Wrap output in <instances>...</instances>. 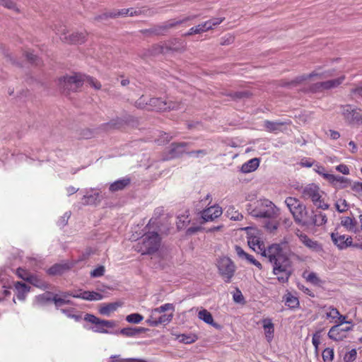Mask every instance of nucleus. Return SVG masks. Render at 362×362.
I'll use <instances>...</instances> for the list:
<instances>
[{"label": "nucleus", "mask_w": 362, "mask_h": 362, "mask_svg": "<svg viewBox=\"0 0 362 362\" xmlns=\"http://www.w3.org/2000/svg\"><path fill=\"white\" fill-rule=\"evenodd\" d=\"M170 50L173 51H178V48H172L170 47H164L159 44H154L153 45L148 49V54L149 56H157L160 54H164L167 52H169Z\"/></svg>", "instance_id": "nucleus-16"}, {"label": "nucleus", "mask_w": 362, "mask_h": 362, "mask_svg": "<svg viewBox=\"0 0 362 362\" xmlns=\"http://www.w3.org/2000/svg\"><path fill=\"white\" fill-rule=\"evenodd\" d=\"M173 317V313L163 314L158 318V325H167L168 324Z\"/></svg>", "instance_id": "nucleus-55"}, {"label": "nucleus", "mask_w": 362, "mask_h": 362, "mask_svg": "<svg viewBox=\"0 0 362 362\" xmlns=\"http://www.w3.org/2000/svg\"><path fill=\"white\" fill-rule=\"evenodd\" d=\"M110 18H114L112 11H105L101 14L95 16L93 18V21L107 24Z\"/></svg>", "instance_id": "nucleus-34"}, {"label": "nucleus", "mask_w": 362, "mask_h": 362, "mask_svg": "<svg viewBox=\"0 0 362 362\" xmlns=\"http://www.w3.org/2000/svg\"><path fill=\"white\" fill-rule=\"evenodd\" d=\"M14 286L16 290L17 298L20 300H24L26 294L30 291V286L21 281L16 282Z\"/></svg>", "instance_id": "nucleus-20"}, {"label": "nucleus", "mask_w": 362, "mask_h": 362, "mask_svg": "<svg viewBox=\"0 0 362 362\" xmlns=\"http://www.w3.org/2000/svg\"><path fill=\"white\" fill-rule=\"evenodd\" d=\"M71 216V212H66L57 221V224L60 228H64L67 223Z\"/></svg>", "instance_id": "nucleus-52"}, {"label": "nucleus", "mask_w": 362, "mask_h": 362, "mask_svg": "<svg viewBox=\"0 0 362 362\" xmlns=\"http://www.w3.org/2000/svg\"><path fill=\"white\" fill-rule=\"evenodd\" d=\"M28 283L35 287L42 288L43 290L47 289L50 286V285L49 284L41 280L36 275H34V274L32 275L30 280L29 281Z\"/></svg>", "instance_id": "nucleus-36"}, {"label": "nucleus", "mask_w": 362, "mask_h": 362, "mask_svg": "<svg viewBox=\"0 0 362 362\" xmlns=\"http://www.w3.org/2000/svg\"><path fill=\"white\" fill-rule=\"evenodd\" d=\"M294 221L296 223L302 226H322L327 223V216L322 212L318 214H313L310 217L309 221H303V217L308 216L306 206L302 203L299 204L292 211Z\"/></svg>", "instance_id": "nucleus-2"}, {"label": "nucleus", "mask_w": 362, "mask_h": 362, "mask_svg": "<svg viewBox=\"0 0 362 362\" xmlns=\"http://www.w3.org/2000/svg\"><path fill=\"white\" fill-rule=\"evenodd\" d=\"M160 237L157 232H148L143 237L142 247L144 255H153L160 245Z\"/></svg>", "instance_id": "nucleus-5"}, {"label": "nucleus", "mask_w": 362, "mask_h": 362, "mask_svg": "<svg viewBox=\"0 0 362 362\" xmlns=\"http://www.w3.org/2000/svg\"><path fill=\"white\" fill-rule=\"evenodd\" d=\"M349 122L351 123L362 122V110L354 109Z\"/></svg>", "instance_id": "nucleus-46"}, {"label": "nucleus", "mask_w": 362, "mask_h": 362, "mask_svg": "<svg viewBox=\"0 0 362 362\" xmlns=\"http://www.w3.org/2000/svg\"><path fill=\"white\" fill-rule=\"evenodd\" d=\"M121 304L118 302L103 304L99 309L100 314L103 315L110 316V313L115 311Z\"/></svg>", "instance_id": "nucleus-31"}, {"label": "nucleus", "mask_w": 362, "mask_h": 362, "mask_svg": "<svg viewBox=\"0 0 362 362\" xmlns=\"http://www.w3.org/2000/svg\"><path fill=\"white\" fill-rule=\"evenodd\" d=\"M93 250L90 247H88L86 249V251L83 252L79 257L78 259L75 261L72 262L73 263H75V264L79 262L85 261L89 258L91 254H93Z\"/></svg>", "instance_id": "nucleus-57"}, {"label": "nucleus", "mask_w": 362, "mask_h": 362, "mask_svg": "<svg viewBox=\"0 0 362 362\" xmlns=\"http://www.w3.org/2000/svg\"><path fill=\"white\" fill-rule=\"evenodd\" d=\"M110 362H146L144 359L129 358H122L120 355H114L110 357Z\"/></svg>", "instance_id": "nucleus-39"}, {"label": "nucleus", "mask_w": 362, "mask_h": 362, "mask_svg": "<svg viewBox=\"0 0 362 362\" xmlns=\"http://www.w3.org/2000/svg\"><path fill=\"white\" fill-rule=\"evenodd\" d=\"M171 310L173 312L175 310V306L172 303H165L159 308H156L153 310L154 312L161 313L167 310Z\"/></svg>", "instance_id": "nucleus-58"}, {"label": "nucleus", "mask_w": 362, "mask_h": 362, "mask_svg": "<svg viewBox=\"0 0 362 362\" xmlns=\"http://www.w3.org/2000/svg\"><path fill=\"white\" fill-rule=\"evenodd\" d=\"M263 327L265 330V337L268 341L272 340L274 337V325L269 318H266L262 320Z\"/></svg>", "instance_id": "nucleus-25"}, {"label": "nucleus", "mask_w": 362, "mask_h": 362, "mask_svg": "<svg viewBox=\"0 0 362 362\" xmlns=\"http://www.w3.org/2000/svg\"><path fill=\"white\" fill-rule=\"evenodd\" d=\"M357 352L355 349L347 352L344 356V362H354L356 358Z\"/></svg>", "instance_id": "nucleus-56"}, {"label": "nucleus", "mask_w": 362, "mask_h": 362, "mask_svg": "<svg viewBox=\"0 0 362 362\" xmlns=\"http://www.w3.org/2000/svg\"><path fill=\"white\" fill-rule=\"evenodd\" d=\"M259 165V158H254L245 163L241 167V171L245 173L255 171Z\"/></svg>", "instance_id": "nucleus-27"}, {"label": "nucleus", "mask_w": 362, "mask_h": 362, "mask_svg": "<svg viewBox=\"0 0 362 362\" xmlns=\"http://www.w3.org/2000/svg\"><path fill=\"white\" fill-rule=\"evenodd\" d=\"M235 265L230 258L224 257L218 262L219 274L225 278V282L230 283L235 272Z\"/></svg>", "instance_id": "nucleus-7"}, {"label": "nucleus", "mask_w": 362, "mask_h": 362, "mask_svg": "<svg viewBox=\"0 0 362 362\" xmlns=\"http://www.w3.org/2000/svg\"><path fill=\"white\" fill-rule=\"evenodd\" d=\"M105 272V267L103 265L98 266L95 269H94L93 271L90 272V276L92 278H98L104 275V273Z\"/></svg>", "instance_id": "nucleus-50"}, {"label": "nucleus", "mask_w": 362, "mask_h": 362, "mask_svg": "<svg viewBox=\"0 0 362 362\" xmlns=\"http://www.w3.org/2000/svg\"><path fill=\"white\" fill-rule=\"evenodd\" d=\"M88 33H73L69 35L64 33L62 34L60 38L63 42H68L69 44H82L86 41Z\"/></svg>", "instance_id": "nucleus-12"}, {"label": "nucleus", "mask_w": 362, "mask_h": 362, "mask_svg": "<svg viewBox=\"0 0 362 362\" xmlns=\"http://www.w3.org/2000/svg\"><path fill=\"white\" fill-rule=\"evenodd\" d=\"M226 95L231 98L232 100L238 101L251 98L252 96V93L248 90H245L241 91L230 92Z\"/></svg>", "instance_id": "nucleus-26"}, {"label": "nucleus", "mask_w": 362, "mask_h": 362, "mask_svg": "<svg viewBox=\"0 0 362 362\" xmlns=\"http://www.w3.org/2000/svg\"><path fill=\"white\" fill-rule=\"evenodd\" d=\"M85 75L74 73L72 76L65 75L59 78V88L61 93L68 95L71 92H77L82 87Z\"/></svg>", "instance_id": "nucleus-3"}, {"label": "nucleus", "mask_w": 362, "mask_h": 362, "mask_svg": "<svg viewBox=\"0 0 362 362\" xmlns=\"http://www.w3.org/2000/svg\"><path fill=\"white\" fill-rule=\"evenodd\" d=\"M334 349L326 348L323 350L322 356L324 362H332L334 359Z\"/></svg>", "instance_id": "nucleus-44"}, {"label": "nucleus", "mask_w": 362, "mask_h": 362, "mask_svg": "<svg viewBox=\"0 0 362 362\" xmlns=\"http://www.w3.org/2000/svg\"><path fill=\"white\" fill-rule=\"evenodd\" d=\"M198 316L200 320L216 329H220L221 328V325L214 322L211 313L208 310L205 309L200 310L198 313Z\"/></svg>", "instance_id": "nucleus-18"}, {"label": "nucleus", "mask_w": 362, "mask_h": 362, "mask_svg": "<svg viewBox=\"0 0 362 362\" xmlns=\"http://www.w3.org/2000/svg\"><path fill=\"white\" fill-rule=\"evenodd\" d=\"M84 320L95 325L96 327L94 331L100 333H109L107 329H104V327L112 328L116 325L115 322L113 320H102L89 313L85 315Z\"/></svg>", "instance_id": "nucleus-9"}, {"label": "nucleus", "mask_w": 362, "mask_h": 362, "mask_svg": "<svg viewBox=\"0 0 362 362\" xmlns=\"http://www.w3.org/2000/svg\"><path fill=\"white\" fill-rule=\"evenodd\" d=\"M291 122H272L265 120L264 126L268 132L276 134L279 132L283 131L281 129L282 126L289 124Z\"/></svg>", "instance_id": "nucleus-17"}, {"label": "nucleus", "mask_w": 362, "mask_h": 362, "mask_svg": "<svg viewBox=\"0 0 362 362\" xmlns=\"http://www.w3.org/2000/svg\"><path fill=\"white\" fill-rule=\"evenodd\" d=\"M321 69L322 66H317L313 71L309 74V76L325 79L335 76L336 70L334 69H330L325 71H320Z\"/></svg>", "instance_id": "nucleus-19"}, {"label": "nucleus", "mask_w": 362, "mask_h": 362, "mask_svg": "<svg viewBox=\"0 0 362 362\" xmlns=\"http://www.w3.org/2000/svg\"><path fill=\"white\" fill-rule=\"evenodd\" d=\"M353 326H347V327H341V324H338L332 326L329 332L328 337L329 339L334 341H341L345 337L344 335H342V332H346L352 329Z\"/></svg>", "instance_id": "nucleus-13"}, {"label": "nucleus", "mask_w": 362, "mask_h": 362, "mask_svg": "<svg viewBox=\"0 0 362 362\" xmlns=\"http://www.w3.org/2000/svg\"><path fill=\"white\" fill-rule=\"evenodd\" d=\"M52 296H53V293H52L50 291H46L45 293L37 296L36 298H37V302L43 305L48 302L52 301Z\"/></svg>", "instance_id": "nucleus-40"}, {"label": "nucleus", "mask_w": 362, "mask_h": 362, "mask_svg": "<svg viewBox=\"0 0 362 362\" xmlns=\"http://www.w3.org/2000/svg\"><path fill=\"white\" fill-rule=\"evenodd\" d=\"M211 30L210 23H206L199 24L195 27L191 28L189 31L184 34V36H189L194 34H199L203 32H206Z\"/></svg>", "instance_id": "nucleus-28"}, {"label": "nucleus", "mask_w": 362, "mask_h": 362, "mask_svg": "<svg viewBox=\"0 0 362 362\" xmlns=\"http://www.w3.org/2000/svg\"><path fill=\"white\" fill-rule=\"evenodd\" d=\"M278 227H279V223L276 221L272 222V221H268L264 224V228L270 233L275 231L278 228Z\"/></svg>", "instance_id": "nucleus-64"}, {"label": "nucleus", "mask_w": 362, "mask_h": 362, "mask_svg": "<svg viewBox=\"0 0 362 362\" xmlns=\"http://www.w3.org/2000/svg\"><path fill=\"white\" fill-rule=\"evenodd\" d=\"M277 211L275 210V209L273 207L272 209H267V210L264 211H257L256 210H253L251 213L252 216L257 217V218H274L277 215Z\"/></svg>", "instance_id": "nucleus-30"}, {"label": "nucleus", "mask_w": 362, "mask_h": 362, "mask_svg": "<svg viewBox=\"0 0 362 362\" xmlns=\"http://www.w3.org/2000/svg\"><path fill=\"white\" fill-rule=\"evenodd\" d=\"M4 54L6 62H8L16 67H23V63L21 61H19L16 57L13 56L12 53H10L8 52H4Z\"/></svg>", "instance_id": "nucleus-37"}, {"label": "nucleus", "mask_w": 362, "mask_h": 362, "mask_svg": "<svg viewBox=\"0 0 362 362\" xmlns=\"http://www.w3.org/2000/svg\"><path fill=\"white\" fill-rule=\"evenodd\" d=\"M247 243L250 247H252L254 245H257L259 249H261V246L263 245V242L259 240V238L257 235H252L251 239L247 238Z\"/></svg>", "instance_id": "nucleus-62"}, {"label": "nucleus", "mask_w": 362, "mask_h": 362, "mask_svg": "<svg viewBox=\"0 0 362 362\" xmlns=\"http://www.w3.org/2000/svg\"><path fill=\"white\" fill-rule=\"evenodd\" d=\"M222 214V209L218 206H212L202 211V218L203 221L202 223L214 221L215 218L219 217Z\"/></svg>", "instance_id": "nucleus-14"}, {"label": "nucleus", "mask_w": 362, "mask_h": 362, "mask_svg": "<svg viewBox=\"0 0 362 362\" xmlns=\"http://www.w3.org/2000/svg\"><path fill=\"white\" fill-rule=\"evenodd\" d=\"M148 100L149 98L142 95L135 103L134 106L138 109H144L147 106L148 107Z\"/></svg>", "instance_id": "nucleus-42"}, {"label": "nucleus", "mask_w": 362, "mask_h": 362, "mask_svg": "<svg viewBox=\"0 0 362 362\" xmlns=\"http://www.w3.org/2000/svg\"><path fill=\"white\" fill-rule=\"evenodd\" d=\"M189 211L186 210L183 214L177 216V221L176 223L177 229L181 230L189 224L191 220L189 218Z\"/></svg>", "instance_id": "nucleus-29"}, {"label": "nucleus", "mask_w": 362, "mask_h": 362, "mask_svg": "<svg viewBox=\"0 0 362 362\" xmlns=\"http://www.w3.org/2000/svg\"><path fill=\"white\" fill-rule=\"evenodd\" d=\"M331 238L334 244L339 249L340 243L344 242L346 237L344 235H339L338 233H332Z\"/></svg>", "instance_id": "nucleus-47"}, {"label": "nucleus", "mask_w": 362, "mask_h": 362, "mask_svg": "<svg viewBox=\"0 0 362 362\" xmlns=\"http://www.w3.org/2000/svg\"><path fill=\"white\" fill-rule=\"evenodd\" d=\"M288 241L286 238L279 243H274L268 247L267 251L264 250L262 256L268 257L273 264V274L277 275L280 283L285 284L293 273V264L290 256L293 253L288 248Z\"/></svg>", "instance_id": "nucleus-1"}, {"label": "nucleus", "mask_w": 362, "mask_h": 362, "mask_svg": "<svg viewBox=\"0 0 362 362\" xmlns=\"http://www.w3.org/2000/svg\"><path fill=\"white\" fill-rule=\"evenodd\" d=\"M233 298L237 303L244 304L245 303L244 296L238 288H236L235 293L233 295Z\"/></svg>", "instance_id": "nucleus-54"}, {"label": "nucleus", "mask_w": 362, "mask_h": 362, "mask_svg": "<svg viewBox=\"0 0 362 362\" xmlns=\"http://www.w3.org/2000/svg\"><path fill=\"white\" fill-rule=\"evenodd\" d=\"M103 199L100 192H95L92 194H86L83 197V204L85 205H96L99 204Z\"/></svg>", "instance_id": "nucleus-23"}, {"label": "nucleus", "mask_w": 362, "mask_h": 362, "mask_svg": "<svg viewBox=\"0 0 362 362\" xmlns=\"http://www.w3.org/2000/svg\"><path fill=\"white\" fill-rule=\"evenodd\" d=\"M197 16H187L178 21H176L175 19H170L163 23L162 25H155L151 28L143 29L141 30L139 32L146 37L163 35L170 29L173 28L179 25H181L187 21L193 20Z\"/></svg>", "instance_id": "nucleus-4"}, {"label": "nucleus", "mask_w": 362, "mask_h": 362, "mask_svg": "<svg viewBox=\"0 0 362 362\" xmlns=\"http://www.w3.org/2000/svg\"><path fill=\"white\" fill-rule=\"evenodd\" d=\"M148 110L157 112L170 111L177 109L178 104L173 101L163 100L161 98H151L148 100Z\"/></svg>", "instance_id": "nucleus-8"}, {"label": "nucleus", "mask_w": 362, "mask_h": 362, "mask_svg": "<svg viewBox=\"0 0 362 362\" xmlns=\"http://www.w3.org/2000/svg\"><path fill=\"white\" fill-rule=\"evenodd\" d=\"M310 78H311V76H309V74H303L298 76L294 79L290 81V84H291L293 87L297 86L298 85L302 83L303 81Z\"/></svg>", "instance_id": "nucleus-49"}, {"label": "nucleus", "mask_w": 362, "mask_h": 362, "mask_svg": "<svg viewBox=\"0 0 362 362\" xmlns=\"http://www.w3.org/2000/svg\"><path fill=\"white\" fill-rule=\"evenodd\" d=\"M325 179L332 184L337 189H344L348 186L352 185L351 180L347 177L334 175H325Z\"/></svg>", "instance_id": "nucleus-11"}, {"label": "nucleus", "mask_w": 362, "mask_h": 362, "mask_svg": "<svg viewBox=\"0 0 362 362\" xmlns=\"http://www.w3.org/2000/svg\"><path fill=\"white\" fill-rule=\"evenodd\" d=\"M86 78L87 82L95 89L100 90L101 88L100 83L92 76H85L84 78Z\"/></svg>", "instance_id": "nucleus-60"}, {"label": "nucleus", "mask_w": 362, "mask_h": 362, "mask_svg": "<svg viewBox=\"0 0 362 362\" xmlns=\"http://www.w3.org/2000/svg\"><path fill=\"white\" fill-rule=\"evenodd\" d=\"M127 124V122L119 117H116L111 119L110 122L105 124L106 129H119Z\"/></svg>", "instance_id": "nucleus-35"}, {"label": "nucleus", "mask_w": 362, "mask_h": 362, "mask_svg": "<svg viewBox=\"0 0 362 362\" xmlns=\"http://www.w3.org/2000/svg\"><path fill=\"white\" fill-rule=\"evenodd\" d=\"M52 302H54L55 307L57 308H59V307L64 305L65 298L64 297L61 298V297H59L57 294L53 293V296H52Z\"/></svg>", "instance_id": "nucleus-63"}, {"label": "nucleus", "mask_w": 362, "mask_h": 362, "mask_svg": "<svg viewBox=\"0 0 362 362\" xmlns=\"http://www.w3.org/2000/svg\"><path fill=\"white\" fill-rule=\"evenodd\" d=\"M283 300L285 301V305L290 309L294 310L300 306L298 298L293 296L291 292H287L283 296Z\"/></svg>", "instance_id": "nucleus-24"}, {"label": "nucleus", "mask_w": 362, "mask_h": 362, "mask_svg": "<svg viewBox=\"0 0 362 362\" xmlns=\"http://www.w3.org/2000/svg\"><path fill=\"white\" fill-rule=\"evenodd\" d=\"M180 341L183 342L185 344H191L194 342L197 337L195 335H187L182 334L180 337Z\"/></svg>", "instance_id": "nucleus-61"}, {"label": "nucleus", "mask_w": 362, "mask_h": 362, "mask_svg": "<svg viewBox=\"0 0 362 362\" xmlns=\"http://www.w3.org/2000/svg\"><path fill=\"white\" fill-rule=\"evenodd\" d=\"M356 223L357 222L354 218H351L349 216L344 217V218L341 221V226H343L347 230L354 233L358 231V229L356 227Z\"/></svg>", "instance_id": "nucleus-33"}, {"label": "nucleus", "mask_w": 362, "mask_h": 362, "mask_svg": "<svg viewBox=\"0 0 362 362\" xmlns=\"http://www.w3.org/2000/svg\"><path fill=\"white\" fill-rule=\"evenodd\" d=\"M116 333H119L123 336L128 337H135L134 333V327H124L117 332Z\"/></svg>", "instance_id": "nucleus-51"}, {"label": "nucleus", "mask_w": 362, "mask_h": 362, "mask_svg": "<svg viewBox=\"0 0 362 362\" xmlns=\"http://www.w3.org/2000/svg\"><path fill=\"white\" fill-rule=\"evenodd\" d=\"M144 320V316L138 313H132L126 317L129 323L139 324Z\"/></svg>", "instance_id": "nucleus-41"}, {"label": "nucleus", "mask_w": 362, "mask_h": 362, "mask_svg": "<svg viewBox=\"0 0 362 362\" xmlns=\"http://www.w3.org/2000/svg\"><path fill=\"white\" fill-rule=\"evenodd\" d=\"M157 13H158L157 11L153 10V9H148V10L139 9V10H135L134 11L129 12V16H139L141 14H147L148 16H153V15L156 14Z\"/></svg>", "instance_id": "nucleus-48"}, {"label": "nucleus", "mask_w": 362, "mask_h": 362, "mask_svg": "<svg viewBox=\"0 0 362 362\" xmlns=\"http://www.w3.org/2000/svg\"><path fill=\"white\" fill-rule=\"evenodd\" d=\"M130 182L131 180L128 177L116 180L110 185L109 190L111 192L123 190L126 187L129 185Z\"/></svg>", "instance_id": "nucleus-22"}, {"label": "nucleus", "mask_w": 362, "mask_h": 362, "mask_svg": "<svg viewBox=\"0 0 362 362\" xmlns=\"http://www.w3.org/2000/svg\"><path fill=\"white\" fill-rule=\"evenodd\" d=\"M341 108L342 114L344 116L345 119L349 120L354 109L351 107V105H343L341 106Z\"/></svg>", "instance_id": "nucleus-59"}, {"label": "nucleus", "mask_w": 362, "mask_h": 362, "mask_svg": "<svg viewBox=\"0 0 362 362\" xmlns=\"http://www.w3.org/2000/svg\"><path fill=\"white\" fill-rule=\"evenodd\" d=\"M309 90L313 93H320L324 90L323 82H317L310 86Z\"/></svg>", "instance_id": "nucleus-53"}, {"label": "nucleus", "mask_w": 362, "mask_h": 362, "mask_svg": "<svg viewBox=\"0 0 362 362\" xmlns=\"http://www.w3.org/2000/svg\"><path fill=\"white\" fill-rule=\"evenodd\" d=\"M344 80L345 76L343 75L337 78L322 81L324 90H327L338 87L343 83Z\"/></svg>", "instance_id": "nucleus-32"}, {"label": "nucleus", "mask_w": 362, "mask_h": 362, "mask_svg": "<svg viewBox=\"0 0 362 362\" xmlns=\"http://www.w3.org/2000/svg\"><path fill=\"white\" fill-rule=\"evenodd\" d=\"M285 203L288 208L289 209L291 214L293 210L296 209L299 204H300V201L298 199L291 197H287L285 200Z\"/></svg>", "instance_id": "nucleus-45"}, {"label": "nucleus", "mask_w": 362, "mask_h": 362, "mask_svg": "<svg viewBox=\"0 0 362 362\" xmlns=\"http://www.w3.org/2000/svg\"><path fill=\"white\" fill-rule=\"evenodd\" d=\"M74 265L75 263L73 262H66L63 264L57 263L49 267L47 270V273L49 276L62 275L64 272L70 270Z\"/></svg>", "instance_id": "nucleus-15"}, {"label": "nucleus", "mask_w": 362, "mask_h": 362, "mask_svg": "<svg viewBox=\"0 0 362 362\" xmlns=\"http://www.w3.org/2000/svg\"><path fill=\"white\" fill-rule=\"evenodd\" d=\"M16 274L20 279H22L26 282H29L33 275V274H31L29 271L21 267L17 269Z\"/></svg>", "instance_id": "nucleus-43"}, {"label": "nucleus", "mask_w": 362, "mask_h": 362, "mask_svg": "<svg viewBox=\"0 0 362 362\" xmlns=\"http://www.w3.org/2000/svg\"><path fill=\"white\" fill-rule=\"evenodd\" d=\"M300 241L308 248L315 250L320 251L322 250V246L318 243L317 241L313 240L306 234L301 233L298 235Z\"/></svg>", "instance_id": "nucleus-21"}, {"label": "nucleus", "mask_w": 362, "mask_h": 362, "mask_svg": "<svg viewBox=\"0 0 362 362\" xmlns=\"http://www.w3.org/2000/svg\"><path fill=\"white\" fill-rule=\"evenodd\" d=\"M23 56L25 57L26 60L33 65L37 66L40 63V57L37 55L33 54V52L25 51L23 53Z\"/></svg>", "instance_id": "nucleus-38"}, {"label": "nucleus", "mask_w": 362, "mask_h": 362, "mask_svg": "<svg viewBox=\"0 0 362 362\" xmlns=\"http://www.w3.org/2000/svg\"><path fill=\"white\" fill-rule=\"evenodd\" d=\"M319 187L315 184L306 186L303 190V196L305 198H310L315 205L321 202V195L319 194Z\"/></svg>", "instance_id": "nucleus-10"}, {"label": "nucleus", "mask_w": 362, "mask_h": 362, "mask_svg": "<svg viewBox=\"0 0 362 362\" xmlns=\"http://www.w3.org/2000/svg\"><path fill=\"white\" fill-rule=\"evenodd\" d=\"M189 144L190 143L185 141L171 143L163 153L162 160H170L181 158L185 153L186 154L185 148L189 146Z\"/></svg>", "instance_id": "nucleus-6"}]
</instances>
